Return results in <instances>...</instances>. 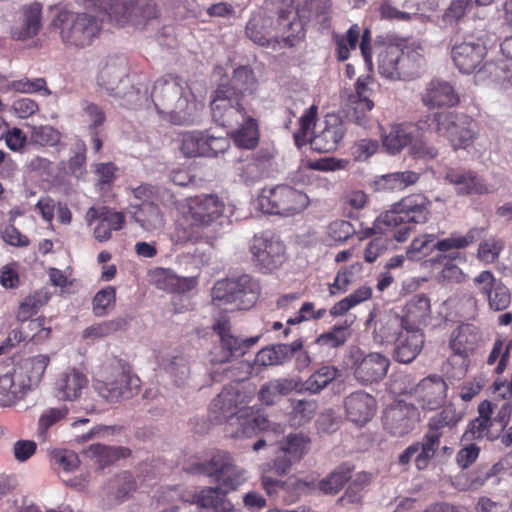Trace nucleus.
Returning <instances> with one entry per match:
<instances>
[{
    "instance_id": "052dcab7",
    "label": "nucleus",
    "mask_w": 512,
    "mask_h": 512,
    "mask_svg": "<svg viewBox=\"0 0 512 512\" xmlns=\"http://www.w3.org/2000/svg\"><path fill=\"white\" fill-rule=\"evenodd\" d=\"M349 327L350 325L347 322L342 325H335L330 331L321 334L317 338L316 343L332 348L342 346L351 335Z\"/></svg>"
},
{
    "instance_id": "9d476101",
    "label": "nucleus",
    "mask_w": 512,
    "mask_h": 512,
    "mask_svg": "<svg viewBox=\"0 0 512 512\" xmlns=\"http://www.w3.org/2000/svg\"><path fill=\"white\" fill-rule=\"evenodd\" d=\"M310 204L306 193L289 185L263 188L256 198V206L263 213L293 217L302 213Z\"/></svg>"
},
{
    "instance_id": "37998d69",
    "label": "nucleus",
    "mask_w": 512,
    "mask_h": 512,
    "mask_svg": "<svg viewBox=\"0 0 512 512\" xmlns=\"http://www.w3.org/2000/svg\"><path fill=\"white\" fill-rule=\"evenodd\" d=\"M420 175L414 171H397L377 177L375 187L379 191H401L419 180Z\"/></svg>"
},
{
    "instance_id": "3c124183",
    "label": "nucleus",
    "mask_w": 512,
    "mask_h": 512,
    "mask_svg": "<svg viewBox=\"0 0 512 512\" xmlns=\"http://www.w3.org/2000/svg\"><path fill=\"white\" fill-rule=\"evenodd\" d=\"M359 36L360 28L357 24L352 25L344 35L333 34L332 38L336 46L338 60L345 61L349 58L350 50L356 48Z\"/></svg>"
},
{
    "instance_id": "4d7b16f0",
    "label": "nucleus",
    "mask_w": 512,
    "mask_h": 512,
    "mask_svg": "<svg viewBox=\"0 0 512 512\" xmlns=\"http://www.w3.org/2000/svg\"><path fill=\"white\" fill-rule=\"evenodd\" d=\"M440 437L426 431L420 443V450L415 457V465L419 470L427 468L440 446Z\"/></svg>"
},
{
    "instance_id": "1a4fd4ad",
    "label": "nucleus",
    "mask_w": 512,
    "mask_h": 512,
    "mask_svg": "<svg viewBox=\"0 0 512 512\" xmlns=\"http://www.w3.org/2000/svg\"><path fill=\"white\" fill-rule=\"evenodd\" d=\"M316 115L317 107L314 105L305 110L299 119V129L294 133L295 142L299 145L301 141H310L313 149L319 152L335 151L345 134L343 123L335 116L328 117L324 128L313 134L311 129Z\"/></svg>"
},
{
    "instance_id": "603ef678",
    "label": "nucleus",
    "mask_w": 512,
    "mask_h": 512,
    "mask_svg": "<svg viewBox=\"0 0 512 512\" xmlns=\"http://www.w3.org/2000/svg\"><path fill=\"white\" fill-rule=\"evenodd\" d=\"M372 296V289L368 286H362L343 298L330 309V314L333 317L342 316L347 313L350 309L361 304L362 302L370 299Z\"/></svg>"
},
{
    "instance_id": "0e129e2a",
    "label": "nucleus",
    "mask_w": 512,
    "mask_h": 512,
    "mask_svg": "<svg viewBox=\"0 0 512 512\" xmlns=\"http://www.w3.org/2000/svg\"><path fill=\"white\" fill-rule=\"evenodd\" d=\"M371 475L366 472L357 473L352 482L349 484L345 494L341 497V501L347 503H358L362 497V491L370 483Z\"/></svg>"
},
{
    "instance_id": "13d9d810",
    "label": "nucleus",
    "mask_w": 512,
    "mask_h": 512,
    "mask_svg": "<svg viewBox=\"0 0 512 512\" xmlns=\"http://www.w3.org/2000/svg\"><path fill=\"white\" fill-rule=\"evenodd\" d=\"M262 486L266 490L268 495L277 493L278 489L299 494L306 488V483L297 479L296 477H289L285 481L273 479L270 476H262Z\"/></svg>"
},
{
    "instance_id": "f8f14e48",
    "label": "nucleus",
    "mask_w": 512,
    "mask_h": 512,
    "mask_svg": "<svg viewBox=\"0 0 512 512\" xmlns=\"http://www.w3.org/2000/svg\"><path fill=\"white\" fill-rule=\"evenodd\" d=\"M382 146L385 151L395 155L410 145L415 157L432 159L437 150L422 139V128L414 123H394L382 130Z\"/></svg>"
},
{
    "instance_id": "e2e57ef3",
    "label": "nucleus",
    "mask_w": 512,
    "mask_h": 512,
    "mask_svg": "<svg viewBox=\"0 0 512 512\" xmlns=\"http://www.w3.org/2000/svg\"><path fill=\"white\" fill-rule=\"evenodd\" d=\"M503 249L504 242L501 239L488 238L479 244L477 258L484 264L494 263Z\"/></svg>"
},
{
    "instance_id": "6e6d98bb",
    "label": "nucleus",
    "mask_w": 512,
    "mask_h": 512,
    "mask_svg": "<svg viewBox=\"0 0 512 512\" xmlns=\"http://www.w3.org/2000/svg\"><path fill=\"white\" fill-rule=\"evenodd\" d=\"M279 448L284 454L298 461L308 451L309 439L303 433H290L280 442Z\"/></svg>"
},
{
    "instance_id": "7ed1b4c3",
    "label": "nucleus",
    "mask_w": 512,
    "mask_h": 512,
    "mask_svg": "<svg viewBox=\"0 0 512 512\" xmlns=\"http://www.w3.org/2000/svg\"><path fill=\"white\" fill-rule=\"evenodd\" d=\"M284 9L275 6H266L263 10L255 12L246 25V35L255 44L277 50L283 47H293L299 39L292 36V30L284 24L287 23Z\"/></svg>"
},
{
    "instance_id": "338daca9",
    "label": "nucleus",
    "mask_w": 512,
    "mask_h": 512,
    "mask_svg": "<svg viewBox=\"0 0 512 512\" xmlns=\"http://www.w3.org/2000/svg\"><path fill=\"white\" fill-rule=\"evenodd\" d=\"M68 171L76 178L86 174V145L78 141L73 148V155L68 160Z\"/></svg>"
},
{
    "instance_id": "c03bdc74",
    "label": "nucleus",
    "mask_w": 512,
    "mask_h": 512,
    "mask_svg": "<svg viewBox=\"0 0 512 512\" xmlns=\"http://www.w3.org/2000/svg\"><path fill=\"white\" fill-rule=\"evenodd\" d=\"M403 52L397 46H387L382 48L378 55V71L387 79H400L399 64L402 60Z\"/></svg>"
},
{
    "instance_id": "69168bd1",
    "label": "nucleus",
    "mask_w": 512,
    "mask_h": 512,
    "mask_svg": "<svg viewBox=\"0 0 512 512\" xmlns=\"http://www.w3.org/2000/svg\"><path fill=\"white\" fill-rule=\"evenodd\" d=\"M123 319H114L94 324L83 331L84 339H98L107 337L123 327Z\"/></svg>"
},
{
    "instance_id": "b1692460",
    "label": "nucleus",
    "mask_w": 512,
    "mask_h": 512,
    "mask_svg": "<svg viewBox=\"0 0 512 512\" xmlns=\"http://www.w3.org/2000/svg\"><path fill=\"white\" fill-rule=\"evenodd\" d=\"M494 407L495 405L487 400L478 405V416L468 423L462 442L483 439L493 441L499 437V429L492 421Z\"/></svg>"
},
{
    "instance_id": "412c9836",
    "label": "nucleus",
    "mask_w": 512,
    "mask_h": 512,
    "mask_svg": "<svg viewBox=\"0 0 512 512\" xmlns=\"http://www.w3.org/2000/svg\"><path fill=\"white\" fill-rule=\"evenodd\" d=\"M448 385L439 375H429L420 380L409 394L423 410L433 411L442 407L447 398Z\"/></svg>"
},
{
    "instance_id": "de8ad7c7",
    "label": "nucleus",
    "mask_w": 512,
    "mask_h": 512,
    "mask_svg": "<svg viewBox=\"0 0 512 512\" xmlns=\"http://www.w3.org/2000/svg\"><path fill=\"white\" fill-rule=\"evenodd\" d=\"M481 233L482 229L477 227L469 229L465 235L455 232L445 239L434 240V247L441 252L464 249L476 242L481 237Z\"/></svg>"
},
{
    "instance_id": "5701e85b",
    "label": "nucleus",
    "mask_w": 512,
    "mask_h": 512,
    "mask_svg": "<svg viewBox=\"0 0 512 512\" xmlns=\"http://www.w3.org/2000/svg\"><path fill=\"white\" fill-rule=\"evenodd\" d=\"M302 4L301 0H266L267 7L271 5L284 9L288 21L284 24L299 41L305 37V25L312 19V3L308 0L305 6Z\"/></svg>"
},
{
    "instance_id": "ddd939ff",
    "label": "nucleus",
    "mask_w": 512,
    "mask_h": 512,
    "mask_svg": "<svg viewBox=\"0 0 512 512\" xmlns=\"http://www.w3.org/2000/svg\"><path fill=\"white\" fill-rule=\"evenodd\" d=\"M432 129L442 137H446L452 147L466 149L474 142L477 125L468 115L454 112H437L433 116Z\"/></svg>"
},
{
    "instance_id": "2eb2a0df",
    "label": "nucleus",
    "mask_w": 512,
    "mask_h": 512,
    "mask_svg": "<svg viewBox=\"0 0 512 512\" xmlns=\"http://www.w3.org/2000/svg\"><path fill=\"white\" fill-rule=\"evenodd\" d=\"M251 400V393L245 391L242 383L233 382L225 386L210 404L212 420L221 423L236 419Z\"/></svg>"
},
{
    "instance_id": "0eeeda50",
    "label": "nucleus",
    "mask_w": 512,
    "mask_h": 512,
    "mask_svg": "<svg viewBox=\"0 0 512 512\" xmlns=\"http://www.w3.org/2000/svg\"><path fill=\"white\" fill-rule=\"evenodd\" d=\"M127 62L119 56H108L99 64L97 85L120 105L135 108L140 103L139 91L130 83Z\"/></svg>"
},
{
    "instance_id": "8fccbe9b",
    "label": "nucleus",
    "mask_w": 512,
    "mask_h": 512,
    "mask_svg": "<svg viewBox=\"0 0 512 512\" xmlns=\"http://www.w3.org/2000/svg\"><path fill=\"white\" fill-rule=\"evenodd\" d=\"M227 86L240 97V95L253 93L257 88V80L250 68L240 66L234 70L230 84Z\"/></svg>"
},
{
    "instance_id": "f704fd0d",
    "label": "nucleus",
    "mask_w": 512,
    "mask_h": 512,
    "mask_svg": "<svg viewBox=\"0 0 512 512\" xmlns=\"http://www.w3.org/2000/svg\"><path fill=\"white\" fill-rule=\"evenodd\" d=\"M231 425H236V437H251L258 431H265L270 428V421L266 416L255 410L253 407L246 406L240 410V414L234 419Z\"/></svg>"
},
{
    "instance_id": "58836bf2",
    "label": "nucleus",
    "mask_w": 512,
    "mask_h": 512,
    "mask_svg": "<svg viewBox=\"0 0 512 512\" xmlns=\"http://www.w3.org/2000/svg\"><path fill=\"white\" fill-rule=\"evenodd\" d=\"M401 330H404L402 318L392 311L385 312L375 322L374 341L379 344L394 342Z\"/></svg>"
},
{
    "instance_id": "c756f323",
    "label": "nucleus",
    "mask_w": 512,
    "mask_h": 512,
    "mask_svg": "<svg viewBox=\"0 0 512 512\" xmlns=\"http://www.w3.org/2000/svg\"><path fill=\"white\" fill-rule=\"evenodd\" d=\"M88 386L87 376L76 368H67L56 377V397L63 401H74L81 397Z\"/></svg>"
},
{
    "instance_id": "4468645a",
    "label": "nucleus",
    "mask_w": 512,
    "mask_h": 512,
    "mask_svg": "<svg viewBox=\"0 0 512 512\" xmlns=\"http://www.w3.org/2000/svg\"><path fill=\"white\" fill-rule=\"evenodd\" d=\"M200 471L214 477L223 493L237 489L247 480V472L234 464L232 456L225 451H216L211 458L200 464Z\"/></svg>"
},
{
    "instance_id": "49530a36",
    "label": "nucleus",
    "mask_w": 512,
    "mask_h": 512,
    "mask_svg": "<svg viewBox=\"0 0 512 512\" xmlns=\"http://www.w3.org/2000/svg\"><path fill=\"white\" fill-rule=\"evenodd\" d=\"M339 374L338 368L323 365L315 370L302 384V390L310 394H318L324 390Z\"/></svg>"
},
{
    "instance_id": "20e7f679",
    "label": "nucleus",
    "mask_w": 512,
    "mask_h": 512,
    "mask_svg": "<svg viewBox=\"0 0 512 512\" xmlns=\"http://www.w3.org/2000/svg\"><path fill=\"white\" fill-rule=\"evenodd\" d=\"M50 363L47 355L39 354L17 362L0 376V406H10L38 387Z\"/></svg>"
},
{
    "instance_id": "c9c22d12",
    "label": "nucleus",
    "mask_w": 512,
    "mask_h": 512,
    "mask_svg": "<svg viewBox=\"0 0 512 512\" xmlns=\"http://www.w3.org/2000/svg\"><path fill=\"white\" fill-rule=\"evenodd\" d=\"M346 161L335 158H322L314 161H307L302 164L294 173L292 180L300 184H312L317 175L315 171H336L345 168Z\"/></svg>"
},
{
    "instance_id": "bb28decb",
    "label": "nucleus",
    "mask_w": 512,
    "mask_h": 512,
    "mask_svg": "<svg viewBox=\"0 0 512 512\" xmlns=\"http://www.w3.org/2000/svg\"><path fill=\"white\" fill-rule=\"evenodd\" d=\"M88 225L98 220V224L94 228V237L99 242L107 241L111 238L112 231L121 230L125 223V216L121 212L109 210L105 207L88 209L85 215Z\"/></svg>"
},
{
    "instance_id": "6ab92c4d",
    "label": "nucleus",
    "mask_w": 512,
    "mask_h": 512,
    "mask_svg": "<svg viewBox=\"0 0 512 512\" xmlns=\"http://www.w3.org/2000/svg\"><path fill=\"white\" fill-rule=\"evenodd\" d=\"M227 136H215L209 132L193 131L182 135L181 151L186 157H217L228 150Z\"/></svg>"
},
{
    "instance_id": "ea45409f",
    "label": "nucleus",
    "mask_w": 512,
    "mask_h": 512,
    "mask_svg": "<svg viewBox=\"0 0 512 512\" xmlns=\"http://www.w3.org/2000/svg\"><path fill=\"white\" fill-rule=\"evenodd\" d=\"M462 417V413L458 412L453 404H449L429 418L427 432L441 438L446 432L453 430Z\"/></svg>"
},
{
    "instance_id": "6e6552de",
    "label": "nucleus",
    "mask_w": 512,
    "mask_h": 512,
    "mask_svg": "<svg viewBox=\"0 0 512 512\" xmlns=\"http://www.w3.org/2000/svg\"><path fill=\"white\" fill-rule=\"evenodd\" d=\"M428 199L421 194H414L403 198L388 210L379 215L374 221L373 227L365 230V236L372 234H385L400 225V223H426L429 218Z\"/></svg>"
},
{
    "instance_id": "5fc2aeb1",
    "label": "nucleus",
    "mask_w": 512,
    "mask_h": 512,
    "mask_svg": "<svg viewBox=\"0 0 512 512\" xmlns=\"http://www.w3.org/2000/svg\"><path fill=\"white\" fill-rule=\"evenodd\" d=\"M49 300L47 293L37 291L28 295L19 305L16 317L19 321L24 322L35 315L39 309Z\"/></svg>"
},
{
    "instance_id": "7c9ffc66",
    "label": "nucleus",
    "mask_w": 512,
    "mask_h": 512,
    "mask_svg": "<svg viewBox=\"0 0 512 512\" xmlns=\"http://www.w3.org/2000/svg\"><path fill=\"white\" fill-rule=\"evenodd\" d=\"M424 341L421 329L404 328L393 342L395 360L404 364L411 363L421 352Z\"/></svg>"
},
{
    "instance_id": "a211bd4d",
    "label": "nucleus",
    "mask_w": 512,
    "mask_h": 512,
    "mask_svg": "<svg viewBox=\"0 0 512 512\" xmlns=\"http://www.w3.org/2000/svg\"><path fill=\"white\" fill-rule=\"evenodd\" d=\"M252 260L263 271H273L285 261V246L279 237L263 233L250 244Z\"/></svg>"
},
{
    "instance_id": "864d4df0",
    "label": "nucleus",
    "mask_w": 512,
    "mask_h": 512,
    "mask_svg": "<svg viewBox=\"0 0 512 512\" xmlns=\"http://www.w3.org/2000/svg\"><path fill=\"white\" fill-rule=\"evenodd\" d=\"M350 478V469L345 466H340L327 477L319 481L318 488L324 494H336L342 489V487Z\"/></svg>"
},
{
    "instance_id": "dca6fc26",
    "label": "nucleus",
    "mask_w": 512,
    "mask_h": 512,
    "mask_svg": "<svg viewBox=\"0 0 512 512\" xmlns=\"http://www.w3.org/2000/svg\"><path fill=\"white\" fill-rule=\"evenodd\" d=\"M213 121L219 126L234 129L245 120L246 112L240 97L226 84H221L211 101Z\"/></svg>"
},
{
    "instance_id": "72a5a7b5",
    "label": "nucleus",
    "mask_w": 512,
    "mask_h": 512,
    "mask_svg": "<svg viewBox=\"0 0 512 512\" xmlns=\"http://www.w3.org/2000/svg\"><path fill=\"white\" fill-rule=\"evenodd\" d=\"M431 315L430 300L424 294L413 296L405 305L403 315L404 328L421 329L426 325Z\"/></svg>"
},
{
    "instance_id": "79ce46f5",
    "label": "nucleus",
    "mask_w": 512,
    "mask_h": 512,
    "mask_svg": "<svg viewBox=\"0 0 512 512\" xmlns=\"http://www.w3.org/2000/svg\"><path fill=\"white\" fill-rule=\"evenodd\" d=\"M297 384L290 378H276L265 383L259 390V400L265 405H274L294 389Z\"/></svg>"
},
{
    "instance_id": "9b49d317",
    "label": "nucleus",
    "mask_w": 512,
    "mask_h": 512,
    "mask_svg": "<svg viewBox=\"0 0 512 512\" xmlns=\"http://www.w3.org/2000/svg\"><path fill=\"white\" fill-rule=\"evenodd\" d=\"M259 294V283L244 274L217 281L212 288V301L218 306L231 305L232 309L247 310L256 303Z\"/></svg>"
},
{
    "instance_id": "aec40b11",
    "label": "nucleus",
    "mask_w": 512,
    "mask_h": 512,
    "mask_svg": "<svg viewBox=\"0 0 512 512\" xmlns=\"http://www.w3.org/2000/svg\"><path fill=\"white\" fill-rule=\"evenodd\" d=\"M472 286L476 293L482 296L493 311H503L511 303V294L508 287L500 278L490 270H482L472 279Z\"/></svg>"
},
{
    "instance_id": "a18cd8bd",
    "label": "nucleus",
    "mask_w": 512,
    "mask_h": 512,
    "mask_svg": "<svg viewBox=\"0 0 512 512\" xmlns=\"http://www.w3.org/2000/svg\"><path fill=\"white\" fill-rule=\"evenodd\" d=\"M86 455L93 459L100 468H104L115 461L125 458L130 454L127 448L92 444L86 451Z\"/></svg>"
},
{
    "instance_id": "e433bc0d",
    "label": "nucleus",
    "mask_w": 512,
    "mask_h": 512,
    "mask_svg": "<svg viewBox=\"0 0 512 512\" xmlns=\"http://www.w3.org/2000/svg\"><path fill=\"white\" fill-rule=\"evenodd\" d=\"M214 330L220 338L222 354L221 356H215L212 359L213 362L225 363L232 358L244 355L243 343H241V339L234 337L230 333L229 322L219 320L214 325Z\"/></svg>"
},
{
    "instance_id": "a19ab883",
    "label": "nucleus",
    "mask_w": 512,
    "mask_h": 512,
    "mask_svg": "<svg viewBox=\"0 0 512 512\" xmlns=\"http://www.w3.org/2000/svg\"><path fill=\"white\" fill-rule=\"evenodd\" d=\"M132 208V218L144 230L155 231L164 227V217L155 203L136 204Z\"/></svg>"
},
{
    "instance_id": "680f3d73",
    "label": "nucleus",
    "mask_w": 512,
    "mask_h": 512,
    "mask_svg": "<svg viewBox=\"0 0 512 512\" xmlns=\"http://www.w3.org/2000/svg\"><path fill=\"white\" fill-rule=\"evenodd\" d=\"M68 410L65 407L48 408L39 417L38 420V436L45 440L50 427L64 419Z\"/></svg>"
},
{
    "instance_id": "a878e982",
    "label": "nucleus",
    "mask_w": 512,
    "mask_h": 512,
    "mask_svg": "<svg viewBox=\"0 0 512 512\" xmlns=\"http://www.w3.org/2000/svg\"><path fill=\"white\" fill-rule=\"evenodd\" d=\"M42 27V5L32 2L23 5L18 12V19L12 27L11 34L16 40L25 41L35 37Z\"/></svg>"
},
{
    "instance_id": "774afa93",
    "label": "nucleus",
    "mask_w": 512,
    "mask_h": 512,
    "mask_svg": "<svg viewBox=\"0 0 512 512\" xmlns=\"http://www.w3.org/2000/svg\"><path fill=\"white\" fill-rule=\"evenodd\" d=\"M51 461L57 469L66 473L77 469L80 463L78 455L67 449L53 451L51 454Z\"/></svg>"
},
{
    "instance_id": "f03ea898",
    "label": "nucleus",
    "mask_w": 512,
    "mask_h": 512,
    "mask_svg": "<svg viewBox=\"0 0 512 512\" xmlns=\"http://www.w3.org/2000/svg\"><path fill=\"white\" fill-rule=\"evenodd\" d=\"M150 99L157 113L176 125L195 122L202 108L187 82L172 74L154 82Z\"/></svg>"
},
{
    "instance_id": "4be33fe9",
    "label": "nucleus",
    "mask_w": 512,
    "mask_h": 512,
    "mask_svg": "<svg viewBox=\"0 0 512 512\" xmlns=\"http://www.w3.org/2000/svg\"><path fill=\"white\" fill-rule=\"evenodd\" d=\"M444 180L454 186L459 196L483 195L497 190L494 185L484 183L483 179L475 172L464 168H447Z\"/></svg>"
},
{
    "instance_id": "2f4dec72",
    "label": "nucleus",
    "mask_w": 512,
    "mask_h": 512,
    "mask_svg": "<svg viewBox=\"0 0 512 512\" xmlns=\"http://www.w3.org/2000/svg\"><path fill=\"white\" fill-rule=\"evenodd\" d=\"M347 418L357 424L364 425L372 419L376 411V401L364 391H356L345 398Z\"/></svg>"
},
{
    "instance_id": "f257e3e1",
    "label": "nucleus",
    "mask_w": 512,
    "mask_h": 512,
    "mask_svg": "<svg viewBox=\"0 0 512 512\" xmlns=\"http://www.w3.org/2000/svg\"><path fill=\"white\" fill-rule=\"evenodd\" d=\"M87 12L61 10L52 24L67 46L84 48L98 36L104 17L119 26H141L156 18V0H76Z\"/></svg>"
},
{
    "instance_id": "39448f33",
    "label": "nucleus",
    "mask_w": 512,
    "mask_h": 512,
    "mask_svg": "<svg viewBox=\"0 0 512 512\" xmlns=\"http://www.w3.org/2000/svg\"><path fill=\"white\" fill-rule=\"evenodd\" d=\"M184 218L190 227H178L173 234L176 243L197 242L202 238L199 229L212 226L225 216L226 206L215 194H204L187 200Z\"/></svg>"
},
{
    "instance_id": "c85d7f7f",
    "label": "nucleus",
    "mask_w": 512,
    "mask_h": 512,
    "mask_svg": "<svg viewBox=\"0 0 512 512\" xmlns=\"http://www.w3.org/2000/svg\"><path fill=\"white\" fill-rule=\"evenodd\" d=\"M390 366L389 359L380 353H369L354 363V376L362 384L382 380Z\"/></svg>"
},
{
    "instance_id": "cd10ccee",
    "label": "nucleus",
    "mask_w": 512,
    "mask_h": 512,
    "mask_svg": "<svg viewBox=\"0 0 512 512\" xmlns=\"http://www.w3.org/2000/svg\"><path fill=\"white\" fill-rule=\"evenodd\" d=\"M419 421L418 409L408 404L399 403L390 407L385 414V427L395 436L408 434Z\"/></svg>"
},
{
    "instance_id": "4c0bfd02",
    "label": "nucleus",
    "mask_w": 512,
    "mask_h": 512,
    "mask_svg": "<svg viewBox=\"0 0 512 512\" xmlns=\"http://www.w3.org/2000/svg\"><path fill=\"white\" fill-rule=\"evenodd\" d=\"M480 340L478 329L473 325L464 324L452 333L450 347L454 354L465 358L477 349Z\"/></svg>"
},
{
    "instance_id": "473e14b6",
    "label": "nucleus",
    "mask_w": 512,
    "mask_h": 512,
    "mask_svg": "<svg viewBox=\"0 0 512 512\" xmlns=\"http://www.w3.org/2000/svg\"><path fill=\"white\" fill-rule=\"evenodd\" d=\"M219 487H207L193 494L191 503L195 504L199 512H240L220 492Z\"/></svg>"
},
{
    "instance_id": "09e8293b",
    "label": "nucleus",
    "mask_w": 512,
    "mask_h": 512,
    "mask_svg": "<svg viewBox=\"0 0 512 512\" xmlns=\"http://www.w3.org/2000/svg\"><path fill=\"white\" fill-rule=\"evenodd\" d=\"M232 137L238 147L253 149L259 141V133L255 119L245 116V120L233 129Z\"/></svg>"
},
{
    "instance_id": "423d86ee",
    "label": "nucleus",
    "mask_w": 512,
    "mask_h": 512,
    "mask_svg": "<svg viewBox=\"0 0 512 512\" xmlns=\"http://www.w3.org/2000/svg\"><path fill=\"white\" fill-rule=\"evenodd\" d=\"M140 387V378L131 372L125 362L116 358L103 364L94 382L95 391L111 403L133 398L139 393Z\"/></svg>"
},
{
    "instance_id": "393cba45",
    "label": "nucleus",
    "mask_w": 512,
    "mask_h": 512,
    "mask_svg": "<svg viewBox=\"0 0 512 512\" xmlns=\"http://www.w3.org/2000/svg\"><path fill=\"white\" fill-rule=\"evenodd\" d=\"M421 101L428 108L453 107L460 102V97L449 81L433 78L421 92Z\"/></svg>"
},
{
    "instance_id": "bf43d9fd",
    "label": "nucleus",
    "mask_w": 512,
    "mask_h": 512,
    "mask_svg": "<svg viewBox=\"0 0 512 512\" xmlns=\"http://www.w3.org/2000/svg\"><path fill=\"white\" fill-rule=\"evenodd\" d=\"M371 78L369 75L360 76L355 83V93L349 96L348 102L350 104H356L355 109L358 108L371 110L374 106L370 100V88L369 84Z\"/></svg>"
},
{
    "instance_id": "f3484780",
    "label": "nucleus",
    "mask_w": 512,
    "mask_h": 512,
    "mask_svg": "<svg viewBox=\"0 0 512 512\" xmlns=\"http://www.w3.org/2000/svg\"><path fill=\"white\" fill-rule=\"evenodd\" d=\"M487 50L480 38L468 34L456 37L451 46V58L463 74H471L483 62Z\"/></svg>"
}]
</instances>
